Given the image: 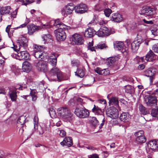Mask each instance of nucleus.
I'll return each mask as SVG.
<instances>
[{
    "label": "nucleus",
    "instance_id": "56",
    "mask_svg": "<svg viewBox=\"0 0 158 158\" xmlns=\"http://www.w3.org/2000/svg\"><path fill=\"white\" fill-rule=\"evenodd\" d=\"M142 21L144 23H145L147 24H152L153 23V22L152 20L148 21L146 20L145 19H142Z\"/></svg>",
    "mask_w": 158,
    "mask_h": 158
},
{
    "label": "nucleus",
    "instance_id": "29",
    "mask_svg": "<svg viewBox=\"0 0 158 158\" xmlns=\"http://www.w3.org/2000/svg\"><path fill=\"white\" fill-rule=\"evenodd\" d=\"M95 72L99 74L106 75H108L109 72L107 69H102L98 67L95 69Z\"/></svg>",
    "mask_w": 158,
    "mask_h": 158
},
{
    "label": "nucleus",
    "instance_id": "9",
    "mask_svg": "<svg viewBox=\"0 0 158 158\" xmlns=\"http://www.w3.org/2000/svg\"><path fill=\"white\" fill-rule=\"evenodd\" d=\"M142 40L141 39H135L131 43L129 40L127 41V44L128 46H131L132 50L135 52L139 49L140 44L142 43Z\"/></svg>",
    "mask_w": 158,
    "mask_h": 158
},
{
    "label": "nucleus",
    "instance_id": "32",
    "mask_svg": "<svg viewBox=\"0 0 158 158\" xmlns=\"http://www.w3.org/2000/svg\"><path fill=\"white\" fill-rule=\"evenodd\" d=\"M92 111L97 115H101L102 114V110L98 106L94 105V107L92 109Z\"/></svg>",
    "mask_w": 158,
    "mask_h": 158
},
{
    "label": "nucleus",
    "instance_id": "38",
    "mask_svg": "<svg viewBox=\"0 0 158 158\" xmlns=\"http://www.w3.org/2000/svg\"><path fill=\"white\" fill-rule=\"evenodd\" d=\"M125 92L128 93H132L134 92L133 87L131 85H127L125 87Z\"/></svg>",
    "mask_w": 158,
    "mask_h": 158
},
{
    "label": "nucleus",
    "instance_id": "15",
    "mask_svg": "<svg viewBox=\"0 0 158 158\" xmlns=\"http://www.w3.org/2000/svg\"><path fill=\"white\" fill-rule=\"evenodd\" d=\"M18 43L19 44V48L22 47L24 50H26L27 48L28 40L24 36H20L18 40Z\"/></svg>",
    "mask_w": 158,
    "mask_h": 158
},
{
    "label": "nucleus",
    "instance_id": "51",
    "mask_svg": "<svg viewBox=\"0 0 158 158\" xmlns=\"http://www.w3.org/2000/svg\"><path fill=\"white\" fill-rule=\"evenodd\" d=\"M11 27V25H8L6 29V31L9 37L11 36V33H10Z\"/></svg>",
    "mask_w": 158,
    "mask_h": 158
},
{
    "label": "nucleus",
    "instance_id": "58",
    "mask_svg": "<svg viewBox=\"0 0 158 158\" xmlns=\"http://www.w3.org/2000/svg\"><path fill=\"white\" fill-rule=\"evenodd\" d=\"M98 102L102 103V104H105L106 103L105 100L103 99H101L98 100Z\"/></svg>",
    "mask_w": 158,
    "mask_h": 158
},
{
    "label": "nucleus",
    "instance_id": "63",
    "mask_svg": "<svg viewBox=\"0 0 158 158\" xmlns=\"http://www.w3.org/2000/svg\"><path fill=\"white\" fill-rule=\"evenodd\" d=\"M6 92L5 89L2 88H0V94H5Z\"/></svg>",
    "mask_w": 158,
    "mask_h": 158
},
{
    "label": "nucleus",
    "instance_id": "17",
    "mask_svg": "<svg viewBox=\"0 0 158 158\" xmlns=\"http://www.w3.org/2000/svg\"><path fill=\"white\" fill-rule=\"evenodd\" d=\"M88 9L87 6L84 4L77 5L74 6V10L77 13L83 14L87 12Z\"/></svg>",
    "mask_w": 158,
    "mask_h": 158
},
{
    "label": "nucleus",
    "instance_id": "46",
    "mask_svg": "<svg viewBox=\"0 0 158 158\" xmlns=\"http://www.w3.org/2000/svg\"><path fill=\"white\" fill-rule=\"evenodd\" d=\"M20 1L23 3V5L27 6L33 2V0H21Z\"/></svg>",
    "mask_w": 158,
    "mask_h": 158
},
{
    "label": "nucleus",
    "instance_id": "36",
    "mask_svg": "<svg viewBox=\"0 0 158 158\" xmlns=\"http://www.w3.org/2000/svg\"><path fill=\"white\" fill-rule=\"evenodd\" d=\"M26 119L25 116L23 115H22L20 116L18 118L17 123L18 124L22 125L24 123Z\"/></svg>",
    "mask_w": 158,
    "mask_h": 158
},
{
    "label": "nucleus",
    "instance_id": "37",
    "mask_svg": "<svg viewBox=\"0 0 158 158\" xmlns=\"http://www.w3.org/2000/svg\"><path fill=\"white\" fill-rule=\"evenodd\" d=\"M95 46L93 47V41H92L91 42H89L88 43L87 47L88 49L90 50L91 52L94 51L96 52Z\"/></svg>",
    "mask_w": 158,
    "mask_h": 158
},
{
    "label": "nucleus",
    "instance_id": "42",
    "mask_svg": "<svg viewBox=\"0 0 158 158\" xmlns=\"http://www.w3.org/2000/svg\"><path fill=\"white\" fill-rule=\"evenodd\" d=\"M51 36L49 34L43 35L42 36V39L44 41V43H45L49 39H51Z\"/></svg>",
    "mask_w": 158,
    "mask_h": 158
},
{
    "label": "nucleus",
    "instance_id": "20",
    "mask_svg": "<svg viewBox=\"0 0 158 158\" xmlns=\"http://www.w3.org/2000/svg\"><path fill=\"white\" fill-rule=\"evenodd\" d=\"M72 41L77 44H83L84 40L82 36L80 35L75 34L73 35Z\"/></svg>",
    "mask_w": 158,
    "mask_h": 158
},
{
    "label": "nucleus",
    "instance_id": "14",
    "mask_svg": "<svg viewBox=\"0 0 158 158\" xmlns=\"http://www.w3.org/2000/svg\"><path fill=\"white\" fill-rule=\"evenodd\" d=\"M155 10L152 8L148 6H144L140 10V14L147 15H152L155 13Z\"/></svg>",
    "mask_w": 158,
    "mask_h": 158
},
{
    "label": "nucleus",
    "instance_id": "39",
    "mask_svg": "<svg viewBox=\"0 0 158 158\" xmlns=\"http://www.w3.org/2000/svg\"><path fill=\"white\" fill-rule=\"evenodd\" d=\"M91 123L92 125L95 127L98 124V121L96 118L94 117H93L91 120Z\"/></svg>",
    "mask_w": 158,
    "mask_h": 158
},
{
    "label": "nucleus",
    "instance_id": "23",
    "mask_svg": "<svg viewBox=\"0 0 158 158\" xmlns=\"http://www.w3.org/2000/svg\"><path fill=\"white\" fill-rule=\"evenodd\" d=\"M95 34L96 31L92 28L89 27L87 28L85 31L84 35L85 37L88 38H91Z\"/></svg>",
    "mask_w": 158,
    "mask_h": 158
},
{
    "label": "nucleus",
    "instance_id": "34",
    "mask_svg": "<svg viewBox=\"0 0 158 158\" xmlns=\"http://www.w3.org/2000/svg\"><path fill=\"white\" fill-rule=\"evenodd\" d=\"M109 103L110 105L118 106V98L115 97H112L109 100Z\"/></svg>",
    "mask_w": 158,
    "mask_h": 158
},
{
    "label": "nucleus",
    "instance_id": "12",
    "mask_svg": "<svg viewBox=\"0 0 158 158\" xmlns=\"http://www.w3.org/2000/svg\"><path fill=\"white\" fill-rule=\"evenodd\" d=\"M106 114L108 117L113 119L117 118L118 115V110L114 107H111L108 108L106 110Z\"/></svg>",
    "mask_w": 158,
    "mask_h": 158
},
{
    "label": "nucleus",
    "instance_id": "59",
    "mask_svg": "<svg viewBox=\"0 0 158 158\" xmlns=\"http://www.w3.org/2000/svg\"><path fill=\"white\" fill-rule=\"evenodd\" d=\"M41 147V150H42L44 151L45 152H47L48 151V149L47 147L42 145Z\"/></svg>",
    "mask_w": 158,
    "mask_h": 158
},
{
    "label": "nucleus",
    "instance_id": "35",
    "mask_svg": "<svg viewBox=\"0 0 158 158\" xmlns=\"http://www.w3.org/2000/svg\"><path fill=\"white\" fill-rule=\"evenodd\" d=\"M75 75L80 77H82L84 76V71L83 69H78L75 72Z\"/></svg>",
    "mask_w": 158,
    "mask_h": 158
},
{
    "label": "nucleus",
    "instance_id": "60",
    "mask_svg": "<svg viewBox=\"0 0 158 158\" xmlns=\"http://www.w3.org/2000/svg\"><path fill=\"white\" fill-rule=\"evenodd\" d=\"M88 158H99V156L97 154H94L93 155H90Z\"/></svg>",
    "mask_w": 158,
    "mask_h": 158
},
{
    "label": "nucleus",
    "instance_id": "18",
    "mask_svg": "<svg viewBox=\"0 0 158 158\" xmlns=\"http://www.w3.org/2000/svg\"><path fill=\"white\" fill-rule=\"evenodd\" d=\"M135 135L136 137V141L140 143H144L146 141V138L144 135L143 131L140 130L135 132Z\"/></svg>",
    "mask_w": 158,
    "mask_h": 158
},
{
    "label": "nucleus",
    "instance_id": "40",
    "mask_svg": "<svg viewBox=\"0 0 158 158\" xmlns=\"http://www.w3.org/2000/svg\"><path fill=\"white\" fill-rule=\"evenodd\" d=\"M107 46H106L105 44H98L95 46V50L96 49H103L106 48Z\"/></svg>",
    "mask_w": 158,
    "mask_h": 158
},
{
    "label": "nucleus",
    "instance_id": "64",
    "mask_svg": "<svg viewBox=\"0 0 158 158\" xmlns=\"http://www.w3.org/2000/svg\"><path fill=\"white\" fill-rule=\"evenodd\" d=\"M145 68V66L143 64H141L139 65L138 66V68L139 69H143Z\"/></svg>",
    "mask_w": 158,
    "mask_h": 158
},
{
    "label": "nucleus",
    "instance_id": "53",
    "mask_svg": "<svg viewBox=\"0 0 158 158\" xmlns=\"http://www.w3.org/2000/svg\"><path fill=\"white\" fill-rule=\"evenodd\" d=\"M151 31L152 33L154 36H156L158 34V29L156 28L153 29H152Z\"/></svg>",
    "mask_w": 158,
    "mask_h": 158
},
{
    "label": "nucleus",
    "instance_id": "52",
    "mask_svg": "<svg viewBox=\"0 0 158 158\" xmlns=\"http://www.w3.org/2000/svg\"><path fill=\"white\" fill-rule=\"evenodd\" d=\"M95 9L97 10L100 11L103 10L104 8L101 4H98L96 6Z\"/></svg>",
    "mask_w": 158,
    "mask_h": 158
},
{
    "label": "nucleus",
    "instance_id": "2",
    "mask_svg": "<svg viewBox=\"0 0 158 158\" xmlns=\"http://www.w3.org/2000/svg\"><path fill=\"white\" fill-rule=\"evenodd\" d=\"M53 24V26H55L58 29L55 31L56 37L58 40L62 41L64 40L66 38V35L65 32L63 30H68L70 29L71 27L63 23L60 22L59 19L56 20V21H53L51 23Z\"/></svg>",
    "mask_w": 158,
    "mask_h": 158
},
{
    "label": "nucleus",
    "instance_id": "8",
    "mask_svg": "<svg viewBox=\"0 0 158 158\" xmlns=\"http://www.w3.org/2000/svg\"><path fill=\"white\" fill-rule=\"evenodd\" d=\"M157 97H158L156 96V95H155L153 92L151 95H146L144 99L147 106H152L156 105Z\"/></svg>",
    "mask_w": 158,
    "mask_h": 158
},
{
    "label": "nucleus",
    "instance_id": "48",
    "mask_svg": "<svg viewBox=\"0 0 158 158\" xmlns=\"http://www.w3.org/2000/svg\"><path fill=\"white\" fill-rule=\"evenodd\" d=\"M55 20V21H56ZM53 20L51 21L50 23L49 24L48 23H47L45 24H42V28H48L49 27H51L52 26H53V23H51L52 21H53Z\"/></svg>",
    "mask_w": 158,
    "mask_h": 158
},
{
    "label": "nucleus",
    "instance_id": "19",
    "mask_svg": "<svg viewBox=\"0 0 158 158\" xmlns=\"http://www.w3.org/2000/svg\"><path fill=\"white\" fill-rule=\"evenodd\" d=\"M114 47L115 50H120L122 52H125L127 49L124 45L123 42L117 41L114 43Z\"/></svg>",
    "mask_w": 158,
    "mask_h": 158
},
{
    "label": "nucleus",
    "instance_id": "25",
    "mask_svg": "<svg viewBox=\"0 0 158 158\" xmlns=\"http://www.w3.org/2000/svg\"><path fill=\"white\" fill-rule=\"evenodd\" d=\"M60 143L63 146L65 145L68 147H71L73 144L72 139L69 137L65 138Z\"/></svg>",
    "mask_w": 158,
    "mask_h": 158
},
{
    "label": "nucleus",
    "instance_id": "16",
    "mask_svg": "<svg viewBox=\"0 0 158 158\" xmlns=\"http://www.w3.org/2000/svg\"><path fill=\"white\" fill-rule=\"evenodd\" d=\"M74 10V6L72 3H70L68 4L66 6L65 9L62 10L61 13L64 16L66 17L68 15L72 14Z\"/></svg>",
    "mask_w": 158,
    "mask_h": 158
},
{
    "label": "nucleus",
    "instance_id": "45",
    "mask_svg": "<svg viewBox=\"0 0 158 158\" xmlns=\"http://www.w3.org/2000/svg\"><path fill=\"white\" fill-rule=\"evenodd\" d=\"M30 94L31 95L33 101H35L37 99V96L35 94V91L34 90H31Z\"/></svg>",
    "mask_w": 158,
    "mask_h": 158
},
{
    "label": "nucleus",
    "instance_id": "30",
    "mask_svg": "<svg viewBox=\"0 0 158 158\" xmlns=\"http://www.w3.org/2000/svg\"><path fill=\"white\" fill-rule=\"evenodd\" d=\"M95 79L93 76L90 75L87 77L85 80V82L87 83L85 85L90 86L93 83Z\"/></svg>",
    "mask_w": 158,
    "mask_h": 158
},
{
    "label": "nucleus",
    "instance_id": "61",
    "mask_svg": "<svg viewBox=\"0 0 158 158\" xmlns=\"http://www.w3.org/2000/svg\"><path fill=\"white\" fill-rule=\"evenodd\" d=\"M87 149L91 150H94L95 149V148L93 146H86L85 147Z\"/></svg>",
    "mask_w": 158,
    "mask_h": 158
},
{
    "label": "nucleus",
    "instance_id": "21",
    "mask_svg": "<svg viewBox=\"0 0 158 158\" xmlns=\"http://www.w3.org/2000/svg\"><path fill=\"white\" fill-rule=\"evenodd\" d=\"M27 27L28 29V33L30 35H32L40 28V27L34 24L29 25L27 26Z\"/></svg>",
    "mask_w": 158,
    "mask_h": 158
},
{
    "label": "nucleus",
    "instance_id": "10",
    "mask_svg": "<svg viewBox=\"0 0 158 158\" xmlns=\"http://www.w3.org/2000/svg\"><path fill=\"white\" fill-rule=\"evenodd\" d=\"M34 64L39 71L45 72L48 71L47 63L46 62L40 60L38 62H35Z\"/></svg>",
    "mask_w": 158,
    "mask_h": 158
},
{
    "label": "nucleus",
    "instance_id": "6",
    "mask_svg": "<svg viewBox=\"0 0 158 158\" xmlns=\"http://www.w3.org/2000/svg\"><path fill=\"white\" fill-rule=\"evenodd\" d=\"M26 87L22 86L20 85H16L15 87L10 88L8 92L9 97L12 102L16 101L17 97L16 90H23V88H25Z\"/></svg>",
    "mask_w": 158,
    "mask_h": 158
},
{
    "label": "nucleus",
    "instance_id": "22",
    "mask_svg": "<svg viewBox=\"0 0 158 158\" xmlns=\"http://www.w3.org/2000/svg\"><path fill=\"white\" fill-rule=\"evenodd\" d=\"M155 73V71L153 69H150L144 71L145 75L146 76L150 77V84H152V80L153 78V77Z\"/></svg>",
    "mask_w": 158,
    "mask_h": 158
},
{
    "label": "nucleus",
    "instance_id": "41",
    "mask_svg": "<svg viewBox=\"0 0 158 158\" xmlns=\"http://www.w3.org/2000/svg\"><path fill=\"white\" fill-rule=\"evenodd\" d=\"M139 110L142 114H146L147 112L145 108L142 105H140L139 107Z\"/></svg>",
    "mask_w": 158,
    "mask_h": 158
},
{
    "label": "nucleus",
    "instance_id": "11",
    "mask_svg": "<svg viewBox=\"0 0 158 158\" xmlns=\"http://www.w3.org/2000/svg\"><path fill=\"white\" fill-rule=\"evenodd\" d=\"M34 128L35 132L39 135H42L44 133V130L40 126H39L38 118L35 116L34 119Z\"/></svg>",
    "mask_w": 158,
    "mask_h": 158
},
{
    "label": "nucleus",
    "instance_id": "27",
    "mask_svg": "<svg viewBox=\"0 0 158 158\" xmlns=\"http://www.w3.org/2000/svg\"><path fill=\"white\" fill-rule=\"evenodd\" d=\"M111 20L115 22L119 23L122 21L123 18L121 15L116 13L112 14Z\"/></svg>",
    "mask_w": 158,
    "mask_h": 158
},
{
    "label": "nucleus",
    "instance_id": "62",
    "mask_svg": "<svg viewBox=\"0 0 158 158\" xmlns=\"http://www.w3.org/2000/svg\"><path fill=\"white\" fill-rule=\"evenodd\" d=\"M96 22H95V21L94 19L91 20L88 24V26H91L92 25H94L95 24Z\"/></svg>",
    "mask_w": 158,
    "mask_h": 158
},
{
    "label": "nucleus",
    "instance_id": "31",
    "mask_svg": "<svg viewBox=\"0 0 158 158\" xmlns=\"http://www.w3.org/2000/svg\"><path fill=\"white\" fill-rule=\"evenodd\" d=\"M10 6H9L2 7L0 10V13L1 15L9 14L10 12Z\"/></svg>",
    "mask_w": 158,
    "mask_h": 158
},
{
    "label": "nucleus",
    "instance_id": "33",
    "mask_svg": "<svg viewBox=\"0 0 158 158\" xmlns=\"http://www.w3.org/2000/svg\"><path fill=\"white\" fill-rule=\"evenodd\" d=\"M120 119L121 121L124 122L128 121L129 118L128 114L125 112L123 113L120 116Z\"/></svg>",
    "mask_w": 158,
    "mask_h": 158
},
{
    "label": "nucleus",
    "instance_id": "4",
    "mask_svg": "<svg viewBox=\"0 0 158 158\" xmlns=\"http://www.w3.org/2000/svg\"><path fill=\"white\" fill-rule=\"evenodd\" d=\"M33 48L34 52V56L37 59L40 60L44 59L46 57V53L43 52V48L41 46L34 44Z\"/></svg>",
    "mask_w": 158,
    "mask_h": 158
},
{
    "label": "nucleus",
    "instance_id": "43",
    "mask_svg": "<svg viewBox=\"0 0 158 158\" xmlns=\"http://www.w3.org/2000/svg\"><path fill=\"white\" fill-rule=\"evenodd\" d=\"M151 114L152 116L158 118V109H152Z\"/></svg>",
    "mask_w": 158,
    "mask_h": 158
},
{
    "label": "nucleus",
    "instance_id": "47",
    "mask_svg": "<svg viewBox=\"0 0 158 158\" xmlns=\"http://www.w3.org/2000/svg\"><path fill=\"white\" fill-rule=\"evenodd\" d=\"M49 112L51 117L54 116L56 115V112L52 107L49 108Z\"/></svg>",
    "mask_w": 158,
    "mask_h": 158
},
{
    "label": "nucleus",
    "instance_id": "26",
    "mask_svg": "<svg viewBox=\"0 0 158 158\" xmlns=\"http://www.w3.org/2000/svg\"><path fill=\"white\" fill-rule=\"evenodd\" d=\"M148 146L152 150L157 149L158 148V139L150 141Z\"/></svg>",
    "mask_w": 158,
    "mask_h": 158
},
{
    "label": "nucleus",
    "instance_id": "3",
    "mask_svg": "<svg viewBox=\"0 0 158 158\" xmlns=\"http://www.w3.org/2000/svg\"><path fill=\"white\" fill-rule=\"evenodd\" d=\"M58 115L61 117L64 121L70 122L73 119V114L70 110L66 107H62L57 109Z\"/></svg>",
    "mask_w": 158,
    "mask_h": 158
},
{
    "label": "nucleus",
    "instance_id": "1",
    "mask_svg": "<svg viewBox=\"0 0 158 158\" xmlns=\"http://www.w3.org/2000/svg\"><path fill=\"white\" fill-rule=\"evenodd\" d=\"M58 56L56 54H52L48 58V61L53 66L55 67L56 64L57 57ZM49 77L51 79L56 80L57 78L59 81L64 80V75L57 67H54L51 70L49 73Z\"/></svg>",
    "mask_w": 158,
    "mask_h": 158
},
{
    "label": "nucleus",
    "instance_id": "13",
    "mask_svg": "<svg viewBox=\"0 0 158 158\" xmlns=\"http://www.w3.org/2000/svg\"><path fill=\"white\" fill-rule=\"evenodd\" d=\"M111 34V31L106 27H101L96 32L97 35L101 37L107 36Z\"/></svg>",
    "mask_w": 158,
    "mask_h": 158
},
{
    "label": "nucleus",
    "instance_id": "50",
    "mask_svg": "<svg viewBox=\"0 0 158 158\" xmlns=\"http://www.w3.org/2000/svg\"><path fill=\"white\" fill-rule=\"evenodd\" d=\"M152 49L154 52L158 53V44H156L153 45Z\"/></svg>",
    "mask_w": 158,
    "mask_h": 158
},
{
    "label": "nucleus",
    "instance_id": "54",
    "mask_svg": "<svg viewBox=\"0 0 158 158\" xmlns=\"http://www.w3.org/2000/svg\"><path fill=\"white\" fill-rule=\"evenodd\" d=\"M18 9L17 8L14 11H13V12L11 13L10 15L11 18H15L16 17Z\"/></svg>",
    "mask_w": 158,
    "mask_h": 158
},
{
    "label": "nucleus",
    "instance_id": "55",
    "mask_svg": "<svg viewBox=\"0 0 158 158\" xmlns=\"http://www.w3.org/2000/svg\"><path fill=\"white\" fill-rule=\"evenodd\" d=\"M60 135L61 137H64L66 135V132L64 130L60 131Z\"/></svg>",
    "mask_w": 158,
    "mask_h": 158
},
{
    "label": "nucleus",
    "instance_id": "49",
    "mask_svg": "<svg viewBox=\"0 0 158 158\" xmlns=\"http://www.w3.org/2000/svg\"><path fill=\"white\" fill-rule=\"evenodd\" d=\"M104 12L105 15L107 17H109L112 11L110 9H105Z\"/></svg>",
    "mask_w": 158,
    "mask_h": 158
},
{
    "label": "nucleus",
    "instance_id": "24",
    "mask_svg": "<svg viewBox=\"0 0 158 158\" xmlns=\"http://www.w3.org/2000/svg\"><path fill=\"white\" fill-rule=\"evenodd\" d=\"M156 56L152 50H150L145 56L147 61H152L156 59Z\"/></svg>",
    "mask_w": 158,
    "mask_h": 158
},
{
    "label": "nucleus",
    "instance_id": "7",
    "mask_svg": "<svg viewBox=\"0 0 158 158\" xmlns=\"http://www.w3.org/2000/svg\"><path fill=\"white\" fill-rule=\"evenodd\" d=\"M74 113L80 118H87L89 115L88 110L85 108H77L75 110Z\"/></svg>",
    "mask_w": 158,
    "mask_h": 158
},
{
    "label": "nucleus",
    "instance_id": "5",
    "mask_svg": "<svg viewBox=\"0 0 158 158\" xmlns=\"http://www.w3.org/2000/svg\"><path fill=\"white\" fill-rule=\"evenodd\" d=\"M14 50L16 52L19 51V53H18V56L19 57V60H27L29 59L30 55L28 53L24 50V48H23L22 47L18 48L17 46H14L12 47Z\"/></svg>",
    "mask_w": 158,
    "mask_h": 158
},
{
    "label": "nucleus",
    "instance_id": "28",
    "mask_svg": "<svg viewBox=\"0 0 158 158\" xmlns=\"http://www.w3.org/2000/svg\"><path fill=\"white\" fill-rule=\"evenodd\" d=\"M32 68L31 64L27 61L24 62L23 64L22 69L24 72H28L31 70Z\"/></svg>",
    "mask_w": 158,
    "mask_h": 158
},
{
    "label": "nucleus",
    "instance_id": "44",
    "mask_svg": "<svg viewBox=\"0 0 158 158\" xmlns=\"http://www.w3.org/2000/svg\"><path fill=\"white\" fill-rule=\"evenodd\" d=\"M115 58L112 57L108 58L107 60V63L109 65L111 66L115 62Z\"/></svg>",
    "mask_w": 158,
    "mask_h": 158
},
{
    "label": "nucleus",
    "instance_id": "57",
    "mask_svg": "<svg viewBox=\"0 0 158 158\" xmlns=\"http://www.w3.org/2000/svg\"><path fill=\"white\" fill-rule=\"evenodd\" d=\"M29 22H28V23H24L23 24H22L21 25H20V26L18 27H15L14 28L15 29H18V28H23V27H25L26 26V25H27V24Z\"/></svg>",
    "mask_w": 158,
    "mask_h": 158
}]
</instances>
